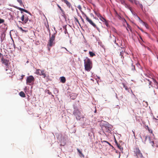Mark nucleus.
Returning <instances> with one entry per match:
<instances>
[{
    "label": "nucleus",
    "instance_id": "obj_15",
    "mask_svg": "<svg viewBox=\"0 0 158 158\" xmlns=\"http://www.w3.org/2000/svg\"><path fill=\"white\" fill-rule=\"evenodd\" d=\"M77 94H71L70 98L73 100L75 99L77 97Z\"/></svg>",
    "mask_w": 158,
    "mask_h": 158
},
{
    "label": "nucleus",
    "instance_id": "obj_13",
    "mask_svg": "<svg viewBox=\"0 0 158 158\" xmlns=\"http://www.w3.org/2000/svg\"><path fill=\"white\" fill-rule=\"evenodd\" d=\"M132 3H134L136 5L139 4V2L136 0H128Z\"/></svg>",
    "mask_w": 158,
    "mask_h": 158
},
{
    "label": "nucleus",
    "instance_id": "obj_50",
    "mask_svg": "<svg viewBox=\"0 0 158 158\" xmlns=\"http://www.w3.org/2000/svg\"><path fill=\"white\" fill-rule=\"evenodd\" d=\"M158 118V116H157V118Z\"/></svg>",
    "mask_w": 158,
    "mask_h": 158
},
{
    "label": "nucleus",
    "instance_id": "obj_10",
    "mask_svg": "<svg viewBox=\"0 0 158 158\" xmlns=\"http://www.w3.org/2000/svg\"><path fill=\"white\" fill-rule=\"evenodd\" d=\"M63 1L66 4L67 7L69 8H71L73 10V9L72 6L71 4L67 0H63Z\"/></svg>",
    "mask_w": 158,
    "mask_h": 158
},
{
    "label": "nucleus",
    "instance_id": "obj_45",
    "mask_svg": "<svg viewBox=\"0 0 158 158\" xmlns=\"http://www.w3.org/2000/svg\"><path fill=\"white\" fill-rule=\"evenodd\" d=\"M62 48H64L66 50H67V49H66V48L64 47H63Z\"/></svg>",
    "mask_w": 158,
    "mask_h": 158
},
{
    "label": "nucleus",
    "instance_id": "obj_42",
    "mask_svg": "<svg viewBox=\"0 0 158 158\" xmlns=\"http://www.w3.org/2000/svg\"><path fill=\"white\" fill-rule=\"evenodd\" d=\"M139 28V29H140V30L141 31H143V30L142 29L140 28Z\"/></svg>",
    "mask_w": 158,
    "mask_h": 158
},
{
    "label": "nucleus",
    "instance_id": "obj_21",
    "mask_svg": "<svg viewBox=\"0 0 158 158\" xmlns=\"http://www.w3.org/2000/svg\"><path fill=\"white\" fill-rule=\"evenodd\" d=\"M18 9L21 11H23L27 13H29V12L27 10L21 8H19Z\"/></svg>",
    "mask_w": 158,
    "mask_h": 158
},
{
    "label": "nucleus",
    "instance_id": "obj_7",
    "mask_svg": "<svg viewBox=\"0 0 158 158\" xmlns=\"http://www.w3.org/2000/svg\"><path fill=\"white\" fill-rule=\"evenodd\" d=\"M135 154L138 158H140L143 157V155L141 153L140 151L138 148H136L135 151Z\"/></svg>",
    "mask_w": 158,
    "mask_h": 158
},
{
    "label": "nucleus",
    "instance_id": "obj_24",
    "mask_svg": "<svg viewBox=\"0 0 158 158\" xmlns=\"http://www.w3.org/2000/svg\"><path fill=\"white\" fill-rule=\"evenodd\" d=\"M89 53L90 56L91 57H93V56H95V54L93 52H89Z\"/></svg>",
    "mask_w": 158,
    "mask_h": 158
},
{
    "label": "nucleus",
    "instance_id": "obj_37",
    "mask_svg": "<svg viewBox=\"0 0 158 158\" xmlns=\"http://www.w3.org/2000/svg\"><path fill=\"white\" fill-rule=\"evenodd\" d=\"M152 81L154 83H155L156 84H157V82L155 79L152 78Z\"/></svg>",
    "mask_w": 158,
    "mask_h": 158
},
{
    "label": "nucleus",
    "instance_id": "obj_32",
    "mask_svg": "<svg viewBox=\"0 0 158 158\" xmlns=\"http://www.w3.org/2000/svg\"><path fill=\"white\" fill-rule=\"evenodd\" d=\"M40 70V69H37L36 71V73L37 74H39L40 75H41L40 73V72H39V71Z\"/></svg>",
    "mask_w": 158,
    "mask_h": 158
},
{
    "label": "nucleus",
    "instance_id": "obj_6",
    "mask_svg": "<svg viewBox=\"0 0 158 158\" xmlns=\"http://www.w3.org/2000/svg\"><path fill=\"white\" fill-rule=\"evenodd\" d=\"M35 79L34 77L31 75L27 77L26 79V83L27 84L31 85V83L34 82Z\"/></svg>",
    "mask_w": 158,
    "mask_h": 158
},
{
    "label": "nucleus",
    "instance_id": "obj_18",
    "mask_svg": "<svg viewBox=\"0 0 158 158\" xmlns=\"http://www.w3.org/2000/svg\"><path fill=\"white\" fill-rule=\"evenodd\" d=\"M60 81L62 83H64L66 81V79L64 77H60Z\"/></svg>",
    "mask_w": 158,
    "mask_h": 158
},
{
    "label": "nucleus",
    "instance_id": "obj_48",
    "mask_svg": "<svg viewBox=\"0 0 158 158\" xmlns=\"http://www.w3.org/2000/svg\"><path fill=\"white\" fill-rule=\"evenodd\" d=\"M96 112V110L94 111L95 112Z\"/></svg>",
    "mask_w": 158,
    "mask_h": 158
},
{
    "label": "nucleus",
    "instance_id": "obj_12",
    "mask_svg": "<svg viewBox=\"0 0 158 158\" xmlns=\"http://www.w3.org/2000/svg\"><path fill=\"white\" fill-rule=\"evenodd\" d=\"M150 143L153 147H158V143H156V142H154V141H152L150 142Z\"/></svg>",
    "mask_w": 158,
    "mask_h": 158
},
{
    "label": "nucleus",
    "instance_id": "obj_27",
    "mask_svg": "<svg viewBox=\"0 0 158 158\" xmlns=\"http://www.w3.org/2000/svg\"><path fill=\"white\" fill-rule=\"evenodd\" d=\"M94 13L95 14L97 15L98 17L99 18L100 16L101 15L98 12L95 11Z\"/></svg>",
    "mask_w": 158,
    "mask_h": 158
},
{
    "label": "nucleus",
    "instance_id": "obj_46",
    "mask_svg": "<svg viewBox=\"0 0 158 158\" xmlns=\"http://www.w3.org/2000/svg\"><path fill=\"white\" fill-rule=\"evenodd\" d=\"M154 118V119H155V120H157V119H156V118Z\"/></svg>",
    "mask_w": 158,
    "mask_h": 158
},
{
    "label": "nucleus",
    "instance_id": "obj_8",
    "mask_svg": "<svg viewBox=\"0 0 158 158\" xmlns=\"http://www.w3.org/2000/svg\"><path fill=\"white\" fill-rule=\"evenodd\" d=\"M2 64H4L6 65V71H7L8 70L7 68L9 66V61L6 59L2 58Z\"/></svg>",
    "mask_w": 158,
    "mask_h": 158
},
{
    "label": "nucleus",
    "instance_id": "obj_40",
    "mask_svg": "<svg viewBox=\"0 0 158 158\" xmlns=\"http://www.w3.org/2000/svg\"><path fill=\"white\" fill-rule=\"evenodd\" d=\"M132 67H133V68H132V70H135V66H134V65L133 66L132 64Z\"/></svg>",
    "mask_w": 158,
    "mask_h": 158
},
{
    "label": "nucleus",
    "instance_id": "obj_2",
    "mask_svg": "<svg viewBox=\"0 0 158 158\" xmlns=\"http://www.w3.org/2000/svg\"><path fill=\"white\" fill-rule=\"evenodd\" d=\"M83 15L85 17L86 20L93 27L96 28L97 30L99 31V28L98 27L96 24L93 21V20L89 18L84 13H83Z\"/></svg>",
    "mask_w": 158,
    "mask_h": 158
},
{
    "label": "nucleus",
    "instance_id": "obj_33",
    "mask_svg": "<svg viewBox=\"0 0 158 158\" xmlns=\"http://www.w3.org/2000/svg\"><path fill=\"white\" fill-rule=\"evenodd\" d=\"M5 21L3 19L0 18V24L3 23Z\"/></svg>",
    "mask_w": 158,
    "mask_h": 158
},
{
    "label": "nucleus",
    "instance_id": "obj_9",
    "mask_svg": "<svg viewBox=\"0 0 158 158\" xmlns=\"http://www.w3.org/2000/svg\"><path fill=\"white\" fill-rule=\"evenodd\" d=\"M125 49L124 48H122L121 47L120 48H119L118 49V51H119L120 53V55L121 56V57L123 58V59L124 58V56H123V54L125 52Z\"/></svg>",
    "mask_w": 158,
    "mask_h": 158
},
{
    "label": "nucleus",
    "instance_id": "obj_4",
    "mask_svg": "<svg viewBox=\"0 0 158 158\" xmlns=\"http://www.w3.org/2000/svg\"><path fill=\"white\" fill-rule=\"evenodd\" d=\"M55 39V35L54 34L52 35L51 36L50 38L48 44V46L49 50H50V48L55 44V42H54Z\"/></svg>",
    "mask_w": 158,
    "mask_h": 158
},
{
    "label": "nucleus",
    "instance_id": "obj_3",
    "mask_svg": "<svg viewBox=\"0 0 158 158\" xmlns=\"http://www.w3.org/2000/svg\"><path fill=\"white\" fill-rule=\"evenodd\" d=\"M111 126L108 123L105 122L102 127V130L105 132L110 133L111 130Z\"/></svg>",
    "mask_w": 158,
    "mask_h": 158
},
{
    "label": "nucleus",
    "instance_id": "obj_29",
    "mask_svg": "<svg viewBox=\"0 0 158 158\" xmlns=\"http://www.w3.org/2000/svg\"><path fill=\"white\" fill-rule=\"evenodd\" d=\"M77 150L78 152L81 155V156L83 157H84V155L82 154L81 152L78 148L77 149Z\"/></svg>",
    "mask_w": 158,
    "mask_h": 158
},
{
    "label": "nucleus",
    "instance_id": "obj_39",
    "mask_svg": "<svg viewBox=\"0 0 158 158\" xmlns=\"http://www.w3.org/2000/svg\"><path fill=\"white\" fill-rule=\"evenodd\" d=\"M149 82V84L151 86L152 81H150L149 79H147Z\"/></svg>",
    "mask_w": 158,
    "mask_h": 158
},
{
    "label": "nucleus",
    "instance_id": "obj_34",
    "mask_svg": "<svg viewBox=\"0 0 158 158\" xmlns=\"http://www.w3.org/2000/svg\"><path fill=\"white\" fill-rule=\"evenodd\" d=\"M17 1L19 3L20 5L23 4V2L22 0H17Z\"/></svg>",
    "mask_w": 158,
    "mask_h": 158
},
{
    "label": "nucleus",
    "instance_id": "obj_20",
    "mask_svg": "<svg viewBox=\"0 0 158 158\" xmlns=\"http://www.w3.org/2000/svg\"><path fill=\"white\" fill-rule=\"evenodd\" d=\"M141 22L142 23L143 25H144L145 27L147 28H148V24L146 23L143 22L142 20L141 21Z\"/></svg>",
    "mask_w": 158,
    "mask_h": 158
},
{
    "label": "nucleus",
    "instance_id": "obj_47",
    "mask_svg": "<svg viewBox=\"0 0 158 158\" xmlns=\"http://www.w3.org/2000/svg\"><path fill=\"white\" fill-rule=\"evenodd\" d=\"M106 26H107V23H106Z\"/></svg>",
    "mask_w": 158,
    "mask_h": 158
},
{
    "label": "nucleus",
    "instance_id": "obj_14",
    "mask_svg": "<svg viewBox=\"0 0 158 158\" xmlns=\"http://www.w3.org/2000/svg\"><path fill=\"white\" fill-rule=\"evenodd\" d=\"M123 2L124 3V6H125V7L126 8L129 9L131 12H132V9L131 7L129 5L126 3L125 1H123Z\"/></svg>",
    "mask_w": 158,
    "mask_h": 158
},
{
    "label": "nucleus",
    "instance_id": "obj_30",
    "mask_svg": "<svg viewBox=\"0 0 158 158\" xmlns=\"http://www.w3.org/2000/svg\"><path fill=\"white\" fill-rule=\"evenodd\" d=\"M57 6H58L59 8L60 9V10L62 12V13L63 14H64V11L62 10V9L61 7L59 5H57Z\"/></svg>",
    "mask_w": 158,
    "mask_h": 158
},
{
    "label": "nucleus",
    "instance_id": "obj_31",
    "mask_svg": "<svg viewBox=\"0 0 158 158\" xmlns=\"http://www.w3.org/2000/svg\"><path fill=\"white\" fill-rule=\"evenodd\" d=\"M77 8L78 9L80 10V11L81 12L82 14H83V13H84L82 10H81V7L80 5H79L77 6Z\"/></svg>",
    "mask_w": 158,
    "mask_h": 158
},
{
    "label": "nucleus",
    "instance_id": "obj_41",
    "mask_svg": "<svg viewBox=\"0 0 158 158\" xmlns=\"http://www.w3.org/2000/svg\"><path fill=\"white\" fill-rule=\"evenodd\" d=\"M103 142H105L107 143H108L109 144H110V143H109L107 141H104Z\"/></svg>",
    "mask_w": 158,
    "mask_h": 158
},
{
    "label": "nucleus",
    "instance_id": "obj_23",
    "mask_svg": "<svg viewBox=\"0 0 158 158\" xmlns=\"http://www.w3.org/2000/svg\"><path fill=\"white\" fill-rule=\"evenodd\" d=\"M122 84L123 86V87L125 88L126 90L129 91V88L127 85H126L124 83H122Z\"/></svg>",
    "mask_w": 158,
    "mask_h": 158
},
{
    "label": "nucleus",
    "instance_id": "obj_36",
    "mask_svg": "<svg viewBox=\"0 0 158 158\" xmlns=\"http://www.w3.org/2000/svg\"><path fill=\"white\" fill-rule=\"evenodd\" d=\"M138 5H139V6L141 8L142 10H143V5L141 4H140L139 3V4Z\"/></svg>",
    "mask_w": 158,
    "mask_h": 158
},
{
    "label": "nucleus",
    "instance_id": "obj_44",
    "mask_svg": "<svg viewBox=\"0 0 158 158\" xmlns=\"http://www.w3.org/2000/svg\"><path fill=\"white\" fill-rule=\"evenodd\" d=\"M123 1H123L122 2V3L124 5V3L123 2Z\"/></svg>",
    "mask_w": 158,
    "mask_h": 158
},
{
    "label": "nucleus",
    "instance_id": "obj_25",
    "mask_svg": "<svg viewBox=\"0 0 158 158\" xmlns=\"http://www.w3.org/2000/svg\"><path fill=\"white\" fill-rule=\"evenodd\" d=\"M115 15L116 17H117L119 19H120L121 18L120 16L118 15L117 12L115 11Z\"/></svg>",
    "mask_w": 158,
    "mask_h": 158
},
{
    "label": "nucleus",
    "instance_id": "obj_11",
    "mask_svg": "<svg viewBox=\"0 0 158 158\" xmlns=\"http://www.w3.org/2000/svg\"><path fill=\"white\" fill-rule=\"evenodd\" d=\"M28 18L25 17V16L24 15H23L21 17V20L23 22V24H26L28 21Z\"/></svg>",
    "mask_w": 158,
    "mask_h": 158
},
{
    "label": "nucleus",
    "instance_id": "obj_35",
    "mask_svg": "<svg viewBox=\"0 0 158 158\" xmlns=\"http://www.w3.org/2000/svg\"><path fill=\"white\" fill-rule=\"evenodd\" d=\"M19 28L21 31H22L23 32V31H24V32H27V31H26L25 30H23V28L21 27H19Z\"/></svg>",
    "mask_w": 158,
    "mask_h": 158
},
{
    "label": "nucleus",
    "instance_id": "obj_38",
    "mask_svg": "<svg viewBox=\"0 0 158 158\" xmlns=\"http://www.w3.org/2000/svg\"><path fill=\"white\" fill-rule=\"evenodd\" d=\"M78 16H80L82 22H83L84 23V20L82 18V17L81 15H78Z\"/></svg>",
    "mask_w": 158,
    "mask_h": 158
},
{
    "label": "nucleus",
    "instance_id": "obj_5",
    "mask_svg": "<svg viewBox=\"0 0 158 158\" xmlns=\"http://www.w3.org/2000/svg\"><path fill=\"white\" fill-rule=\"evenodd\" d=\"M73 114L76 116V118L77 120H79L81 118H84V115L77 110H75L74 111Z\"/></svg>",
    "mask_w": 158,
    "mask_h": 158
},
{
    "label": "nucleus",
    "instance_id": "obj_16",
    "mask_svg": "<svg viewBox=\"0 0 158 158\" xmlns=\"http://www.w3.org/2000/svg\"><path fill=\"white\" fill-rule=\"evenodd\" d=\"M116 143L118 148L121 151H122L123 150V148L122 147L120 144H118L117 142H116Z\"/></svg>",
    "mask_w": 158,
    "mask_h": 158
},
{
    "label": "nucleus",
    "instance_id": "obj_19",
    "mask_svg": "<svg viewBox=\"0 0 158 158\" xmlns=\"http://www.w3.org/2000/svg\"><path fill=\"white\" fill-rule=\"evenodd\" d=\"M19 94L20 96L24 98L25 97V94L23 91L20 92L19 93Z\"/></svg>",
    "mask_w": 158,
    "mask_h": 158
},
{
    "label": "nucleus",
    "instance_id": "obj_1",
    "mask_svg": "<svg viewBox=\"0 0 158 158\" xmlns=\"http://www.w3.org/2000/svg\"><path fill=\"white\" fill-rule=\"evenodd\" d=\"M85 70L89 71L92 67V61L88 57H86L84 60Z\"/></svg>",
    "mask_w": 158,
    "mask_h": 158
},
{
    "label": "nucleus",
    "instance_id": "obj_17",
    "mask_svg": "<svg viewBox=\"0 0 158 158\" xmlns=\"http://www.w3.org/2000/svg\"><path fill=\"white\" fill-rule=\"evenodd\" d=\"M40 74H41V75L43 76V77L44 78H45L46 76V74L45 73L44 70H41Z\"/></svg>",
    "mask_w": 158,
    "mask_h": 158
},
{
    "label": "nucleus",
    "instance_id": "obj_49",
    "mask_svg": "<svg viewBox=\"0 0 158 158\" xmlns=\"http://www.w3.org/2000/svg\"><path fill=\"white\" fill-rule=\"evenodd\" d=\"M158 118V116H157V118Z\"/></svg>",
    "mask_w": 158,
    "mask_h": 158
},
{
    "label": "nucleus",
    "instance_id": "obj_26",
    "mask_svg": "<svg viewBox=\"0 0 158 158\" xmlns=\"http://www.w3.org/2000/svg\"><path fill=\"white\" fill-rule=\"evenodd\" d=\"M74 19H75V21L77 22L80 26H81V24L79 23V21L78 19L75 16L74 17Z\"/></svg>",
    "mask_w": 158,
    "mask_h": 158
},
{
    "label": "nucleus",
    "instance_id": "obj_43",
    "mask_svg": "<svg viewBox=\"0 0 158 158\" xmlns=\"http://www.w3.org/2000/svg\"><path fill=\"white\" fill-rule=\"evenodd\" d=\"M24 75H22V76H21V77H22L21 79H23V77H24Z\"/></svg>",
    "mask_w": 158,
    "mask_h": 158
},
{
    "label": "nucleus",
    "instance_id": "obj_28",
    "mask_svg": "<svg viewBox=\"0 0 158 158\" xmlns=\"http://www.w3.org/2000/svg\"><path fill=\"white\" fill-rule=\"evenodd\" d=\"M147 127L148 128V130L149 131V132L151 134H153L152 133V131L151 129H150L148 126H147Z\"/></svg>",
    "mask_w": 158,
    "mask_h": 158
},
{
    "label": "nucleus",
    "instance_id": "obj_22",
    "mask_svg": "<svg viewBox=\"0 0 158 158\" xmlns=\"http://www.w3.org/2000/svg\"><path fill=\"white\" fill-rule=\"evenodd\" d=\"M99 18L103 22H106V19L105 18H104L103 17H102V15Z\"/></svg>",
    "mask_w": 158,
    "mask_h": 158
}]
</instances>
